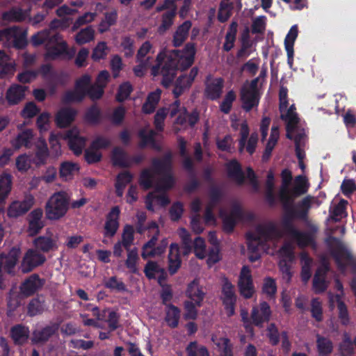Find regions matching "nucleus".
I'll return each instance as SVG.
<instances>
[{
	"label": "nucleus",
	"instance_id": "f257e3e1",
	"mask_svg": "<svg viewBox=\"0 0 356 356\" xmlns=\"http://www.w3.org/2000/svg\"><path fill=\"white\" fill-rule=\"evenodd\" d=\"M196 54L195 43L188 42L183 49H173L166 54L160 51L156 58V65L151 69L154 76L162 75L161 85L169 88L173 83L177 70L184 71L194 63Z\"/></svg>",
	"mask_w": 356,
	"mask_h": 356
},
{
	"label": "nucleus",
	"instance_id": "f03ea898",
	"mask_svg": "<svg viewBox=\"0 0 356 356\" xmlns=\"http://www.w3.org/2000/svg\"><path fill=\"white\" fill-rule=\"evenodd\" d=\"M31 42L35 47L44 44L47 49L44 54L45 60H54L67 51V42L62 40L60 35L52 33L48 29L34 34L31 37Z\"/></svg>",
	"mask_w": 356,
	"mask_h": 356
},
{
	"label": "nucleus",
	"instance_id": "7ed1b4c3",
	"mask_svg": "<svg viewBox=\"0 0 356 356\" xmlns=\"http://www.w3.org/2000/svg\"><path fill=\"white\" fill-rule=\"evenodd\" d=\"M152 163L154 173L161 176L156 190L165 191L172 188L175 184V179L172 173V154L171 152L165 153L161 159H152Z\"/></svg>",
	"mask_w": 356,
	"mask_h": 356
},
{
	"label": "nucleus",
	"instance_id": "20e7f679",
	"mask_svg": "<svg viewBox=\"0 0 356 356\" xmlns=\"http://www.w3.org/2000/svg\"><path fill=\"white\" fill-rule=\"evenodd\" d=\"M69 206L70 197L67 193H54L45 204L46 218L50 220H59L66 215Z\"/></svg>",
	"mask_w": 356,
	"mask_h": 356
},
{
	"label": "nucleus",
	"instance_id": "39448f33",
	"mask_svg": "<svg viewBox=\"0 0 356 356\" xmlns=\"http://www.w3.org/2000/svg\"><path fill=\"white\" fill-rule=\"evenodd\" d=\"M20 254V249L13 247L7 254H0V289H5L6 285L3 277L2 268L9 275H15V268Z\"/></svg>",
	"mask_w": 356,
	"mask_h": 356
},
{
	"label": "nucleus",
	"instance_id": "423d86ee",
	"mask_svg": "<svg viewBox=\"0 0 356 356\" xmlns=\"http://www.w3.org/2000/svg\"><path fill=\"white\" fill-rule=\"evenodd\" d=\"M220 300L227 316H232L235 314L237 296L235 293L234 286L226 277H224L222 280Z\"/></svg>",
	"mask_w": 356,
	"mask_h": 356
},
{
	"label": "nucleus",
	"instance_id": "0eeeda50",
	"mask_svg": "<svg viewBox=\"0 0 356 356\" xmlns=\"http://www.w3.org/2000/svg\"><path fill=\"white\" fill-rule=\"evenodd\" d=\"M325 242L328 246H331L332 242L339 244V250L333 253V257L337 268L340 270L344 271L348 266L353 268H356V261L353 259V255L350 252L344 249L337 237L330 236L326 239Z\"/></svg>",
	"mask_w": 356,
	"mask_h": 356
},
{
	"label": "nucleus",
	"instance_id": "6e6552de",
	"mask_svg": "<svg viewBox=\"0 0 356 356\" xmlns=\"http://www.w3.org/2000/svg\"><path fill=\"white\" fill-rule=\"evenodd\" d=\"M313 196L307 195L297 204V209L294 207L282 208L284 213L293 219L306 220L308 218L309 212L312 206Z\"/></svg>",
	"mask_w": 356,
	"mask_h": 356
},
{
	"label": "nucleus",
	"instance_id": "1a4fd4ad",
	"mask_svg": "<svg viewBox=\"0 0 356 356\" xmlns=\"http://www.w3.org/2000/svg\"><path fill=\"white\" fill-rule=\"evenodd\" d=\"M271 316L270 307L266 301H262L258 305L253 306L250 314L252 325L259 328H262L265 323L269 322Z\"/></svg>",
	"mask_w": 356,
	"mask_h": 356
},
{
	"label": "nucleus",
	"instance_id": "9d476101",
	"mask_svg": "<svg viewBox=\"0 0 356 356\" xmlns=\"http://www.w3.org/2000/svg\"><path fill=\"white\" fill-rule=\"evenodd\" d=\"M46 261V257L42 253L35 249H29L24 254L22 263L21 269L24 273L31 272L35 268L42 266Z\"/></svg>",
	"mask_w": 356,
	"mask_h": 356
},
{
	"label": "nucleus",
	"instance_id": "9b49d317",
	"mask_svg": "<svg viewBox=\"0 0 356 356\" xmlns=\"http://www.w3.org/2000/svg\"><path fill=\"white\" fill-rule=\"evenodd\" d=\"M220 216L222 219L223 231L230 234L233 232L237 221L243 220V211L240 205L235 204L232 206L229 214L221 211Z\"/></svg>",
	"mask_w": 356,
	"mask_h": 356
},
{
	"label": "nucleus",
	"instance_id": "f8f14e48",
	"mask_svg": "<svg viewBox=\"0 0 356 356\" xmlns=\"http://www.w3.org/2000/svg\"><path fill=\"white\" fill-rule=\"evenodd\" d=\"M241 295L246 298H251L254 292L251 271L248 266H243L241 270L238 282Z\"/></svg>",
	"mask_w": 356,
	"mask_h": 356
},
{
	"label": "nucleus",
	"instance_id": "ddd939ff",
	"mask_svg": "<svg viewBox=\"0 0 356 356\" xmlns=\"http://www.w3.org/2000/svg\"><path fill=\"white\" fill-rule=\"evenodd\" d=\"M34 204L32 195L26 196L22 201H14L9 206L7 214L10 218H17L25 214Z\"/></svg>",
	"mask_w": 356,
	"mask_h": 356
},
{
	"label": "nucleus",
	"instance_id": "4468645a",
	"mask_svg": "<svg viewBox=\"0 0 356 356\" xmlns=\"http://www.w3.org/2000/svg\"><path fill=\"white\" fill-rule=\"evenodd\" d=\"M59 323H52L40 330H35L32 333L33 344L44 343L49 340L59 330Z\"/></svg>",
	"mask_w": 356,
	"mask_h": 356
},
{
	"label": "nucleus",
	"instance_id": "2eb2a0df",
	"mask_svg": "<svg viewBox=\"0 0 356 356\" xmlns=\"http://www.w3.org/2000/svg\"><path fill=\"white\" fill-rule=\"evenodd\" d=\"M120 210L119 207H113L106 216V219L104 225L105 237L111 238L115 236L119 228V217Z\"/></svg>",
	"mask_w": 356,
	"mask_h": 356
},
{
	"label": "nucleus",
	"instance_id": "dca6fc26",
	"mask_svg": "<svg viewBox=\"0 0 356 356\" xmlns=\"http://www.w3.org/2000/svg\"><path fill=\"white\" fill-rule=\"evenodd\" d=\"M43 211L41 208H37L31 211L27 216L29 223L27 232L30 236L37 235L44 227V224L42 220Z\"/></svg>",
	"mask_w": 356,
	"mask_h": 356
},
{
	"label": "nucleus",
	"instance_id": "f3484780",
	"mask_svg": "<svg viewBox=\"0 0 356 356\" xmlns=\"http://www.w3.org/2000/svg\"><path fill=\"white\" fill-rule=\"evenodd\" d=\"M10 337L16 346H22L30 338L29 327L24 324H16L10 327Z\"/></svg>",
	"mask_w": 356,
	"mask_h": 356
},
{
	"label": "nucleus",
	"instance_id": "a211bd4d",
	"mask_svg": "<svg viewBox=\"0 0 356 356\" xmlns=\"http://www.w3.org/2000/svg\"><path fill=\"white\" fill-rule=\"evenodd\" d=\"M227 175L237 185L242 186L245 183V176L241 164L236 159H232L226 163Z\"/></svg>",
	"mask_w": 356,
	"mask_h": 356
},
{
	"label": "nucleus",
	"instance_id": "6ab92c4d",
	"mask_svg": "<svg viewBox=\"0 0 356 356\" xmlns=\"http://www.w3.org/2000/svg\"><path fill=\"white\" fill-rule=\"evenodd\" d=\"M286 235L293 238L298 247L301 248L308 246H316L315 236L313 232H302L295 228Z\"/></svg>",
	"mask_w": 356,
	"mask_h": 356
},
{
	"label": "nucleus",
	"instance_id": "aec40b11",
	"mask_svg": "<svg viewBox=\"0 0 356 356\" xmlns=\"http://www.w3.org/2000/svg\"><path fill=\"white\" fill-rule=\"evenodd\" d=\"M242 108L245 112H250L252 108L257 107L259 104V92H250L243 86L240 91Z\"/></svg>",
	"mask_w": 356,
	"mask_h": 356
},
{
	"label": "nucleus",
	"instance_id": "412c9836",
	"mask_svg": "<svg viewBox=\"0 0 356 356\" xmlns=\"http://www.w3.org/2000/svg\"><path fill=\"white\" fill-rule=\"evenodd\" d=\"M44 282L40 276L35 273L27 278L21 285L20 291L25 296H30L34 294L42 286Z\"/></svg>",
	"mask_w": 356,
	"mask_h": 356
},
{
	"label": "nucleus",
	"instance_id": "4be33fe9",
	"mask_svg": "<svg viewBox=\"0 0 356 356\" xmlns=\"http://www.w3.org/2000/svg\"><path fill=\"white\" fill-rule=\"evenodd\" d=\"M76 115V111L72 108H60L55 117V122L59 128H66L69 127L74 120Z\"/></svg>",
	"mask_w": 356,
	"mask_h": 356
},
{
	"label": "nucleus",
	"instance_id": "5701e85b",
	"mask_svg": "<svg viewBox=\"0 0 356 356\" xmlns=\"http://www.w3.org/2000/svg\"><path fill=\"white\" fill-rule=\"evenodd\" d=\"M224 80L222 78H216L209 83H206L204 89L205 97L211 100L219 99L222 92Z\"/></svg>",
	"mask_w": 356,
	"mask_h": 356
},
{
	"label": "nucleus",
	"instance_id": "b1692460",
	"mask_svg": "<svg viewBox=\"0 0 356 356\" xmlns=\"http://www.w3.org/2000/svg\"><path fill=\"white\" fill-rule=\"evenodd\" d=\"M33 244L35 247V250L38 252H42L47 253L56 250L58 248L56 240L47 236L36 237L33 240Z\"/></svg>",
	"mask_w": 356,
	"mask_h": 356
},
{
	"label": "nucleus",
	"instance_id": "393cba45",
	"mask_svg": "<svg viewBox=\"0 0 356 356\" xmlns=\"http://www.w3.org/2000/svg\"><path fill=\"white\" fill-rule=\"evenodd\" d=\"M28 87L19 84H13L8 89L6 98L10 105L17 104L25 97Z\"/></svg>",
	"mask_w": 356,
	"mask_h": 356
},
{
	"label": "nucleus",
	"instance_id": "a878e982",
	"mask_svg": "<svg viewBox=\"0 0 356 356\" xmlns=\"http://www.w3.org/2000/svg\"><path fill=\"white\" fill-rule=\"evenodd\" d=\"M186 295L191 301L195 302V305L200 307L202 306L205 293L202 290L197 280H194L188 284Z\"/></svg>",
	"mask_w": 356,
	"mask_h": 356
},
{
	"label": "nucleus",
	"instance_id": "bb28decb",
	"mask_svg": "<svg viewBox=\"0 0 356 356\" xmlns=\"http://www.w3.org/2000/svg\"><path fill=\"white\" fill-rule=\"evenodd\" d=\"M192 23L190 20L184 22L178 26L172 36V44L175 47H181L186 40Z\"/></svg>",
	"mask_w": 356,
	"mask_h": 356
},
{
	"label": "nucleus",
	"instance_id": "cd10ccee",
	"mask_svg": "<svg viewBox=\"0 0 356 356\" xmlns=\"http://www.w3.org/2000/svg\"><path fill=\"white\" fill-rule=\"evenodd\" d=\"M65 138L68 140V146L70 150L76 156L81 155L86 145V138L79 134H74L72 131L67 133Z\"/></svg>",
	"mask_w": 356,
	"mask_h": 356
},
{
	"label": "nucleus",
	"instance_id": "c85d7f7f",
	"mask_svg": "<svg viewBox=\"0 0 356 356\" xmlns=\"http://www.w3.org/2000/svg\"><path fill=\"white\" fill-rule=\"evenodd\" d=\"M1 19L7 22H22L26 19V13L19 7H12L2 13Z\"/></svg>",
	"mask_w": 356,
	"mask_h": 356
},
{
	"label": "nucleus",
	"instance_id": "c756f323",
	"mask_svg": "<svg viewBox=\"0 0 356 356\" xmlns=\"http://www.w3.org/2000/svg\"><path fill=\"white\" fill-rule=\"evenodd\" d=\"M111 161L114 166L129 168L131 163L127 152L120 147H115L111 152Z\"/></svg>",
	"mask_w": 356,
	"mask_h": 356
},
{
	"label": "nucleus",
	"instance_id": "7c9ffc66",
	"mask_svg": "<svg viewBox=\"0 0 356 356\" xmlns=\"http://www.w3.org/2000/svg\"><path fill=\"white\" fill-rule=\"evenodd\" d=\"M44 298L42 296H37L30 300L27 305V315L31 317L42 314L44 310Z\"/></svg>",
	"mask_w": 356,
	"mask_h": 356
},
{
	"label": "nucleus",
	"instance_id": "2f4dec72",
	"mask_svg": "<svg viewBox=\"0 0 356 356\" xmlns=\"http://www.w3.org/2000/svg\"><path fill=\"white\" fill-rule=\"evenodd\" d=\"M181 310L175 305L169 304L165 310V321L171 328H176L179 325Z\"/></svg>",
	"mask_w": 356,
	"mask_h": 356
},
{
	"label": "nucleus",
	"instance_id": "473e14b6",
	"mask_svg": "<svg viewBox=\"0 0 356 356\" xmlns=\"http://www.w3.org/2000/svg\"><path fill=\"white\" fill-rule=\"evenodd\" d=\"M316 347L320 356H328L333 351L332 341L330 339L319 334L316 336Z\"/></svg>",
	"mask_w": 356,
	"mask_h": 356
},
{
	"label": "nucleus",
	"instance_id": "72a5a7b5",
	"mask_svg": "<svg viewBox=\"0 0 356 356\" xmlns=\"http://www.w3.org/2000/svg\"><path fill=\"white\" fill-rule=\"evenodd\" d=\"M300 195H296L293 193V189H280L278 192L279 200L282 204V208L294 207L296 198Z\"/></svg>",
	"mask_w": 356,
	"mask_h": 356
},
{
	"label": "nucleus",
	"instance_id": "f704fd0d",
	"mask_svg": "<svg viewBox=\"0 0 356 356\" xmlns=\"http://www.w3.org/2000/svg\"><path fill=\"white\" fill-rule=\"evenodd\" d=\"M257 236L261 241H267L273 238V236H278V232L276 227L270 223L268 225H259L257 227Z\"/></svg>",
	"mask_w": 356,
	"mask_h": 356
},
{
	"label": "nucleus",
	"instance_id": "c9c22d12",
	"mask_svg": "<svg viewBox=\"0 0 356 356\" xmlns=\"http://www.w3.org/2000/svg\"><path fill=\"white\" fill-rule=\"evenodd\" d=\"M33 136L32 131L26 129L17 136L16 138L12 142V145L15 149H19L22 146L29 147Z\"/></svg>",
	"mask_w": 356,
	"mask_h": 356
},
{
	"label": "nucleus",
	"instance_id": "e433bc0d",
	"mask_svg": "<svg viewBox=\"0 0 356 356\" xmlns=\"http://www.w3.org/2000/svg\"><path fill=\"white\" fill-rule=\"evenodd\" d=\"M36 71L38 72V75L41 74L44 79H48L52 83H55L60 81V74L53 71L51 65L49 63L41 65Z\"/></svg>",
	"mask_w": 356,
	"mask_h": 356
},
{
	"label": "nucleus",
	"instance_id": "4c0bfd02",
	"mask_svg": "<svg viewBox=\"0 0 356 356\" xmlns=\"http://www.w3.org/2000/svg\"><path fill=\"white\" fill-rule=\"evenodd\" d=\"M154 175L156 174L152 168L143 169L140 174V185L145 190L152 188L154 185Z\"/></svg>",
	"mask_w": 356,
	"mask_h": 356
},
{
	"label": "nucleus",
	"instance_id": "58836bf2",
	"mask_svg": "<svg viewBox=\"0 0 356 356\" xmlns=\"http://www.w3.org/2000/svg\"><path fill=\"white\" fill-rule=\"evenodd\" d=\"M84 119L89 124H99L102 120V111L100 108L96 104L90 106L85 113Z\"/></svg>",
	"mask_w": 356,
	"mask_h": 356
},
{
	"label": "nucleus",
	"instance_id": "ea45409f",
	"mask_svg": "<svg viewBox=\"0 0 356 356\" xmlns=\"http://www.w3.org/2000/svg\"><path fill=\"white\" fill-rule=\"evenodd\" d=\"M95 30L92 26L82 29L75 36V41L79 45H83L94 40Z\"/></svg>",
	"mask_w": 356,
	"mask_h": 356
},
{
	"label": "nucleus",
	"instance_id": "a19ab883",
	"mask_svg": "<svg viewBox=\"0 0 356 356\" xmlns=\"http://www.w3.org/2000/svg\"><path fill=\"white\" fill-rule=\"evenodd\" d=\"M127 251L128 253L127 259L125 261V266L131 273L138 274V269L137 268V263L139 260L138 249L137 248H134Z\"/></svg>",
	"mask_w": 356,
	"mask_h": 356
},
{
	"label": "nucleus",
	"instance_id": "79ce46f5",
	"mask_svg": "<svg viewBox=\"0 0 356 356\" xmlns=\"http://www.w3.org/2000/svg\"><path fill=\"white\" fill-rule=\"evenodd\" d=\"M176 15L175 9L168 10L162 15L161 24L158 28L159 34H163L172 26Z\"/></svg>",
	"mask_w": 356,
	"mask_h": 356
},
{
	"label": "nucleus",
	"instance_id": "37998d69",
	"mask_svg": "<svg viewBox=\"0 0 356 356\" xmlns=\"http://www.w3.org/2000/svg\"><path fill=\"white\" fill-rule=\"evenodd\" d=\"M49 155L47 145L44 140L42 141L36 147L35 155V163L37 165H41L46 163L47 159Z\"/></svg>",
	"mask_w": 356,
	"mask_h": 356
},
{
	"label": "nucleus",
	"instance_id": "c03bdc74",
	"mask_svg": "<svg viewBox=\"0 0 356 356\" xmlns=\"http://www.w3.org/2000/svg\"><path fill=\"white\" fill-rule=\"evenodd\" d=\"M192 86L191 83H188V80L182 74L180 75L175 82L172 94L175 99L179 98L185 90L189 89Z\"/></svg>",
	"mask_w": 356,
	"mask_h": 356
},
{
	"label": "nucleus",
	"instance_id": "a18cd8bd",
	"mask_svg": "<svg viewBox=\"0 0 356 356\" xmlns=\"http://www.w3.org/2000/svg\"><path fill=\"white\" fill-rule=\"evenodd\" d=\"M335 298L337 303L339 319L343 325H347L350 323V317L348 308L344 302L341 300L340 295H336Z\"/></svg>",
	"mask_w": 356,
	"mask_h": 356
},
{
	"label": "nucleus",
	"instance_id": "49530a36",
	"mask_svg": "<svg viewBox=\"0 0 356 356\" xmlns=\"http://www.w3.org/2000/svg\"><path fill=\"white\" fill-rule=\"evenodd\" d=\"M79 170V168L77 164L70 161H65L60 164L59 175L61 178L67 180L72 177L74 172Z\"/></svg>",
	"mask_w": 356,
	"mask_h": 356
},
{
	"label": "nucleus",
	"instance_id": "de8ad7c7",
	"mask_svg": "<svg viewBox=\"0 0 356 356\" xmlns=\"http://www.w3.org/2000/svg\"><path fill=\"white\" fill-rule=\"evenodd\" d=\"M134 241V229L132 225H126L123 228L122 234V241L123 247L126 250H129Z\"/></svg>",
	"mask_w": 356,
	"mask_h": 356
},
{
	"label": "nucleus",
	"instance_id": "09e8293b",
	"mask_svg": "<svg viewBox=\"0 0 356 356\" xmlns=\"http://www.w3.org/2000/svg\"><path fill=\"white\" fill-rule=\"evenodd\" d=\"M90 85L91 76L88 74H85L76 80L74 88L86 97Z\"/></svg>",
	"mask_w": 356,
	"mask_h": 356
},
{
	"label": "nucleus",
	"instance_id": "8fccbe9b",
	"mask_svg": "<svg viewBox=\"0 0 356 356\" xmlns=\"http://www.w3.org/2000/svg\"><path fill=\"white\" fill-rule=\"evenodd\" d=\"M293 193L296 195L305 194L309 188V184L306 177L303 175H298L295 177V185L292 188Z\"/></svg>",
	"mask_w": 356,
	"mask_h": 356
},
{
	"label": "nucleus",
	"instance_id": "3c124183",
	"mask_svg": "<svg viewBox=\"0 0 356 356\" xmlns=\"http://www.w3.org/2000/svg\"><path fill=\"white\" fill-rule=\"evenodd\" d=\"M278 138V129L277 127H273L270 138L266 145L264 152L263 154V159H268L272 153L274 147L275 146Z\"/></svg>",
	"mask_w": 356,
	"mask_h": 356
},
{
	"label": "nucleus",
	"instance_id": "603ef678",
	"mask_svg": "<svg viewBox=\"0 0 356 356\" xmlns=\"http://www.w3.org/2000/svg\"><path fill=\"white\" fill-rule=\"evenodd\" d=\"M355 346L356 347V337L353 341L349 337H345L341 343L339 349L343 356H353L355 354Z\"/></svg>",
	"mask_w": 356,
	"mask_h": 356
},
{
	"label": "nucleus",
	"instance_id": "864d4df0",
	"mask_svg": "<svg viewBox=\"0 0 356 356\" xmlns=\"http://www.w3.org/2000/svg\"><path fill=\"white\" fill-rule=\"evenodd\" d=\"M348 204V201L341 199L339 202L336 204L332 211H331V218L335 222L339 221L343 216H346V206Z\"/></svg>",
	"mask_w": 356,
	"mask_h": 356
},
{
	"label": "nucleus",
	"instance_id": "5fc2aeb1",
	"mask_svg": "<svg viewBox=\"0 0 356 356\" xmlns=\"http://www.w3.org/2000/svg\"><path fill=\"white\" fill-rule=\"evenodd\" d=\"M118 19V13L113 10L104 14V19L100 23L99 31L103 33L108 30L110 26L114 25Z\"/></svg>",
	"mask_w": 356,
	"mask_h": 356
},
{
	"label": "nucleus",
	"instance_id": "6e6d98bb",
	"mask_svg": "<svg viewBox=\"0 0 356 356\" xmlns=\"http://www.w3.org/2000/svg\"><path fill=\"white\" fill-rule=\"evenodd\" d=\"M133 91V87L129 82H124L120 85L115 99L118 102H123L129 98Z\"/></svg>",
	"mask_w": 356,
	"mask_h": 356
},
{
	"label": "nucleus",
	"instance_id": "4d7b16f0",
	"mask_svg": "<svg viewBox=\"0 0 356 356\" xmlns=\"http://www.w3.org/2000/svg\"><path fill=\"white\" fill-rule=\"evenodd\" d=\"M262 292L269 298H275L277 293V284L273 278L267 277L264 280Z\"/></svg>",
	"mask_w": 356,
	"mask_h": 356
},
{
	"label": "nucleus",
	"instance_id": "13d9d810",
	"mask_svg": "<svg viewBox=\"0 0 356 356\" xmlns=\"http://www.w3.org/2000/svg\"><path fill=\"white\" fill-rule=\"evenodd\" d=\"M188 356H209L207 348L205 346H197L196 341H191L186 348Z\"/></svg>",
	"mask_w": 356,
	"mask_h": 356
},
{
	"label": "nucleus",
	"instance_id": "bf43d9fd",
	"mask_svg": "<svg viewBox=\"0 0 356 356\" xmlns=\"http://www.w3.org/2000/svg\"><path fill=\"white\" fill-rule=\"evenodd\" d=\"M266 336L272 346H277L280 341L281 333L280 334L277 327L274 323H270L266 328Z\"/></svg>",
	"mask_w": 356,
	"mask_h": 356
},
{
	"label": "nucleus",
	"instance_id": "052dcab7",
	"mask_svg": "<svg viewBox=\"0 0 356 356\" xmlns=\"http://www.w3.org/2000/svg\"><path fill=\"white\" fill-rule=\"evenodd\" d=\"M104 286L118 292H124L127 291L124 283L122 281L118 280L116 276H112L106 281L104 282Z\"/></svg>",
	"mask_w": 356,
	"mask_h": 356
},
{
	"label": "nucleus",
	"instance_id": "680f3d73",
	"mask_svg": "<svg viewBox=\"0 0 356 356\" xmlns=\"http://www.w3.org/2000/svg\"><path fill=\"white\" fill-rule=\"evenodd\" d=\"M193 247L195 256L200 259H204L206 256V244L204 239L200 236L196 237L193 241Z\"/></svg>",
	"mask_w": 356,
	"mask_h": 356
},
{
	"label": "nucleus",
	"instance_id": "e2e57ef3",
	"mask_svg": "<svg viewBox=\"0 0 356 356\" xmlns=\"http://www.w3.org/2000/svg\"><path fill=\"white\" fill-rule=\"evenodd\" d=\"M108 47L105 42H99L93 49L91 58L94 61H99L106 58L107 55Z\"/></svg>",
	"mask_w": 356,
	"mask_h": 356
},
{
	"label": "nucleus",
	"instance_id": "0e129e2a",
	"mask_svg": "<svg viewBox=\"0 0 356 356\" xmlns=\"http://www.w3.org/2000/svg\"><path fill=\"white\" fill-rule=\"evenodd\" d=\"M167 245V239L164 238L161 241L160 244L158 246L155 247L149 252L143 251L141 256L144 259H147V257H155L156 255L161 256L165 252Z\"/></svg>",
	"mask_w": 356,
	"mask_h": 356
},
{
	"label": "nucleus",
	"instance_id": "69168bd1",
	"mask_svg": "<svg viewBox=\"0 0 356 356\" xmlns=\"http://www.w3.org/2000/svg\"><path fill=\"white\" fill-rule=\"evenodd\" d=\"M168 114V109L165 108H159L155 115L154 124L158 131H163L164 129V120Z\"/></svg>",
	"mask_w": 356,
	"mask_h": 356
},
{
	"label": "nucleus",
	"instance_id": "338daca9",
	"mask_svg": "<svg viewBox=\"0 0 356 356\" xmlns=\"http://www.w3.org/2000/svg\"><path fill=\"white\" fill-rule=\"evenodd\" d=\"M104 86L95 83L91 84L87 92V95L92 101L98 100L102 97L104 93Z\"/></svg>",
	"mask_w": 356,
	"mask_h": 356
},
{
	"label": "nucleus",
	"instance_id": "774afa93",
	"mask_svg": "<svg viewBox=\"0 0 356 356\" xmlns=\"http://www.w3.org/2000/svg\"><path fill=\"white\" fill-rule=\"evenodd\" d=\"M161 270L162 268L156 261H147L144 268L145 275L149 280L155 279V275Z\"/></svg>",
	"mask_w": 356,
	"mask_h": 356
}]
</instances>
